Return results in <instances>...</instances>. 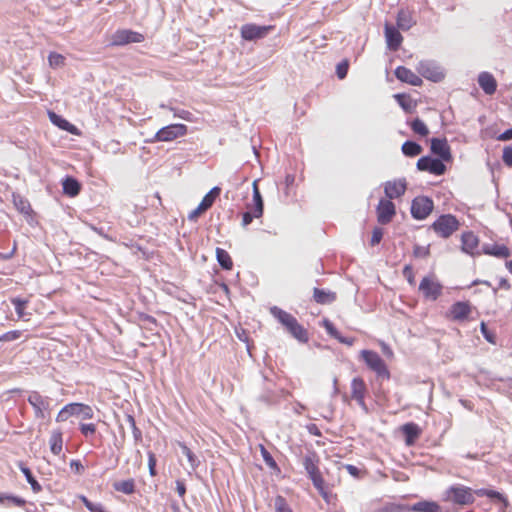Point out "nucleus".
Masks as SVG:
<instances>
[{
  "label": "nucleus",
  "instance_id": "obj_1",
  "mask_svg": "<svg viewBox=\"0 0 512 512\" xmlns=\"http://www.w3.org/2000/svg\"><path fill=\"white\" fill-rule=\"evenodd\" d=\"M271 314L288 330L291 335L301 342L308 340L306 330L298 323L297 319L286 311L274 306L270 308Z\"/></svg>",
  "mask_w": 512,
  "mask_h": 512
},
{
  "label": "nucleus",
  "instance_id": "obj_2",
  "mask_svg": "<svg viewBox=\"0 0 512 512\" xmlns=\"http://www.w3.org/2000/svg\"><path fill=\"white\" fill-rule=\"evenodd\" d=\"M459 227V221L451 214L441 215L431 226L437 235L448 238Z\"/></svg>",
  "mask_w": 512,
  "mask_h": 512
},
{
  "label": "nucleus",
  "instance_id": "obj_3",
  "mask_svg": "<svg viewBox=\"0 0 512 512\" xmlns=\"http://www.w3.org/2000/svg\"><path fill=\"white\" fill-rule=\"evenodd\" d=\"M361 357L366 365L374 371L377 376L382 378H389L390 373L383 359L374 351L362 350Z\"/></svg>",
  "mask_w": 512,
  "mask_h": 512
},
{
  "label": "nucleus",
  "instance_id": "obj_4",
  "mask_svg": "<svg viewBox=\"0 0 512 512\" xmlns=\"http://www.w3.org/2000/svg\"><path fill=\"white\" fill-rule=\"evenodd\" d=\"M442 290V284L434 275L425 276L419 284V291L425 299L430 301H436L442 294Z\"/></svg>",
  "mask_w": 512,
  "mask_h": 512
},
{
  "label": "nucleus",
  "instance_id": "obj_5",
  "mask_svg": "<svg viewBox=\"0 0 512 512\" xmlns=\"http://www.w3.org/2000/svg\"><path fill=\"white\" fill-rule=\"evenodd\" d=\"M446 500L459 505H468L474 502V494L468 487L455 485L446 491Z\"/></svg>",
  "mask_w": 512,
  "mask_h": 512
},
{
  "label": "nucleus",
  "instance_id": "obj_6",
  "mask_svg": "<svg viewBox=\"0 0 512 512\" xmlns=\"http://www.w3.org/2000/svg\"><path fill=\"white\" fill-rule=\"evenodd\" d=\"M417 72L424 78L439 82L444 78L443 69L432 60H422L416 66Z\"/></svg>",
  "mask_w": 512,
  "mask_h": 512
},
{
  "label": "nucleus",
  "instance_id": "obj_7",
  "mask_svg": "<svg viewBox=\"0 0 512 512\" xmlns=\"http://www.w3.org/2000/svg\"><path fill=\"white\" fill-rule=\"evenodd\" d=\"M434 208L433 201L427 196L414 198L411 204V214L417 220L427 218Z\"/></svg>",
  "mask_w": 512,
  "mask_h": 512
},
{
  "label": "nucleus",
  "instance_id": "obj_8",
  "mask_svg": "<svg viewBox=\"0 0 512 512\" xmlns=\"http://www.w3.org/2000/svg\"><path fill=\"white\" fill-rule=\"evenodd\" d=\"M28 402L33 407L36 418L44 419L49 415L50 399L48 397L33 391L28 396Z\"/></svg>",
  "mask_w": 512,
  "mask_h": 512
},
{
  "label": "nucleus",
  "instance_id": "obj_9",
  "mask_svg": "<svg viewBox=\"0 0 512 512\" xmlns=\"http://www.w3.org/2000/svg\"><path fill=\"white\" fill-rule=\"evenodd\" d=\"M187 133V126L184 124H171L161 128L155 134L156 141L168 142L178 137H182Z\"/></svg>",
  "mask_w": 512,
  "mask_h": 512
},
{
  "label": "nucleus",
  "instance_id": "obj_10",
  "mask_svg": "<svg viewBox=\"0 0 512 512\" xmlns=\"http://www.w3.org/2000/svg\"><path fill=\"white\" fill-rule=\"evenodd\" d=\"M273 29V26H260L256 24H245L241 27V37L246 41H254L264 38Z\"/></svg>",
  "mask_w": 512,
  "mask_h": 512
},
{
  "label": "nucleus",
  "instance_id": "obj_11",
  "mask_svg": "<svg viewBox=\"0 0 512 512\" xmlns=\"http://www.w3.org/2000/svg\"><path fill=\"white\" fill-rule=\"evenodd\" d=\"M144 40V36L132 30H118L111 39V43L116 46L126 45L129 43H140Z\"/></svg>",
  "mask_w": 512,
  "mask_h": 512
},
{
  "label": "nucleus",
  "instance_id": "obj_12",
  "mask_svg": "<svg viewBox=\"0 0 512 512\" xmlns=\"http://www.w3.org/2000/svg\"><path fill=\"white\" fill-rule=\"evenodd\" d=\"M417 168L421 171H428L434 175L444 174L446 167L440 159L428 156L421 157L417 161Z\"/></svg>",
  "mask_w": 512,
  "mask_h": 512
},
{
  "label": "nucleus",
  "instance_id": "obj_13",
  "mask_svg": "<svg viewBox=\"0 0 512 512\" xmlns=\"http://www.w3.org/2000/svg\"><path fill=\"white\" fill-rule=\"evenodd\" d=\"M365 393H366V385L364 381L356 377L351 381V397L357 401L359 406L364 410L367 411V406L365 403Z\"/></svg>",
  "mask_w": 512,
  "mask_h": 512
},
{
  "label": "nucleus",
  "instance_id": "obj_14",
  "mask_svg": "<svg viewBox=\"0 0 512 512\" xmlns=\"http://www.w3.org/2000/svg\"><path fill=\"white\" fill-rule=\"evenodd\" d=\"M431 151L433 154L439 156L441 161H449L451 159L450 147L445 138L431 139Z\"/></svg>",
  "mask_w": 512,
  "mask_h": 512
},
{
  "label": "nucleus",
  "instance_id": "obj_15",
  "mask_svg": "<svg viewBox=\"0 0 512 512\" xmlns=\"http://www.w3.org/2000/svg\"><path fill=\"white\" fill-rule=\"evenodd\" d=\"M378 221L381 224H387L395 215V205L386 199L380 200L377 207Z\"/></svg>",
  "mask_w": 512,
  "mask_h": 512
},
{
  "label": "nucleus",
  "instance_id": "obj_16",
  "mask_svg": "<svg viewBox=\"0 0 512 512\" xmlns=\"http://www.w3.org/2000/svg\"><path fill=\"white\" fill-rule=\"evenodd\" d=\"M395 76L401 82L413 86H421L423 83L422 79L416 73L404 66H399L395 69Z\"/></svg>",
  "mask_w": 512,
  "mask_h": 512
},
{
  "label": "nucleus",
  "instance_id": "obj_17",
  "mask_svg": "<svg viewBox=\"0 0 512 512\" xmlns=\"http://www.w3.org/2000/svg\"><path fill=\"white\" fill-rule=\"evenodd\" d=\"M385 38L388 48L392 51L398 50L403 41L398 29L388 23L385 24Z\"/></svg>",
  "mask_w": 512,
  "mask_h": 512
},
{
  "label": "nucleus",
  "instance_id": "obj_18",
  "mask_svg": "<svg viewBox=\"0 0 512 512\" xmlns=\"http://www.w3.org/2000/svg\"><path fill=\"white\" fill-rule=\"evenodd\" d=\"M406 190V182L404 179L388 181L385 184L384 192L389 199L402 196Z\"/></svg>",
  "mask_w": 512,
  "mask_h": 512
},
{
  "label": "nucleus",
  "instance_id": "obj_19",
  "mask_svg": "<svg viewBox=\"0 0 512 512\" xmlns=\"http://www.w3.org/2000/svg\"><path fill=\"white\" fill-rule=\"evenodd\" d=\"M478 84L487 95H492L496 92L497 82L489 72H481L478 75Z\"/></svg>",
  "mask_w": 512,
  "mask_h": 512
},
{
  "label": "nucleus",
  "instance_id": "obj_20",
  "mask_svg": "<svg viewBox=\"0 0 512 512\" xmlns=\"http://www.w3.org/2000/svg\"><path fill=\"white\" fill-rule=\"evenodd\" d=\"M319 457L315 452L309 451L303 456L302 464L309 477L319 473Z\"/></svg>",
  "mask_w": 512,
  "mask_h": 512
},
{
  "label": "nucleus",
  "instance_id": "obj_21",
  "mask_svg": "<svg viewBox=\"0 0 512 512\" xmlns=\"http://www.w3.org/2000/svg\"><path fill=\"white\" fill-rule=\"evenodd\" d=\"M471 312V307L467 302H456L451 306L450 313L454 320H464Z\"/></svg>",
  "mask_w": 512,
  "mask_h": 512
},
{
  "label": "nucleus",
  "instance_id": "obj_22",
  "mask_svg": "<svg viewBox=\"0 0 512 512\" xmlns=\"http://www.w3.org/2000/svg\"><path fill=\"white\" fill-rule=\"evenodd\" d=\"M253 208V214L256 218L263 215V199L258 188V180L253 181V203L249 204Z\"/></svg>",
  "mask_w": 512,
  "mask_h": 512
},
{
  "label": "nucleus",
  "instance_id": "obj_23",
  "mask_svg": "<svg viewBox=\"0 0 512 512\" xmlns=\"http://www.w3.org/2000/svg\"><path fill=\"white\" fill-rule=\"evenodd\" d=\"M402 431L405 435V443L412 446L421 434L420 427L415 423H407L402 426Z\"/></svg>",
  "mask_w": 512,
  "mask_h": 512
},
{
  "label": "nucleus",
  "instance_id": "obj_24",
  "mask_svg": "<svg viewBox=\"0 0 512 512\" xmlns=\"http://www.w3.org/2000/svg\"><path fill=\"white\" fill-rule=\"evenodd\" d=\"M68 407L71 410L72 416H81L83 419H91L94 416L93 409L83 403H70Z\"/></svg>",
  "mask_w": 512,
  "mask_h": 512
},
{
  "label": "nucleus",
  "instance_id": "obj_25",
  "mask_svg": "<svg viewBox=\"0 0 512 512\" xmlns=\"http://www.w3.org/2000/svg\"><path fill=\"white\" fill-rule=\"evenodd\" d=\"M313 298L318 304H331L336 300V293L330 290L314 288Z\"/></svg>",
  "mask_w": 512,
  "mask_h": 512
},
{
  "label": "nucleus",
  "instance_id": "obj_26",
  "mask_svg": "<svg viewBox=\"0 0 512 512\" xmlns=\"http://www.w3.org/2000/svg\"><path fill=\"white\" fill-rule=\"evenodd\" d=\"M49 119L54 125L58 126L62 130L68 131L72 134H78L77 128L73 124L57 115L56 113L49 112Z\"/></svg>",
  "mask_w": 512,
  "mask_h": 512
},
{
  "label": "nucleus",
  "instance_id": "obj_27",
  "mask_svg": "<svg viewBox=\"0 0 512 512\" xmlns=\"http://www.w3.org/2000/svg\"><path fill=\"white\" fill-rule=\"evenodd\" d=\"M409 512H441L440 506L433 501H420L408 508Z\"/></svg>",
  "mask_w": 512,
  "mask_h": 512
},
{
  "label": "nucleus",
  "instance_id": "obj_28",
  "mask_svg": "<svg viewBox=\"0 0 512 512\" xmlns=\"http://www.w3.org/2000/svg\"><path fill=\"white\" fill-rule=\"evenodd\" d=\"M50 450L54 455H59L63 448V437L60 430H53L49 439Z\"/></svg>",
  "mask_w": 512,
  "mask_h": 512
},
{
  "label": "nucleus",
  "instance_id": "obj_29",
  "mask_svg": "<svg viewBox=\"0 0 512 512\" xmlns=\"http://www.w3.org/2000/svg\"><path fill=\"white\" fill-rule=\"evenodd\" d=\"M414 24L415 21L413 20V17L409 11H399L397 15V26L399 29L406 31L409 30Z\"/></svg>",
  "mask_w": 512,
  "mask_h": 512
},
{
  "label": "nucleus",
  "instance_id": "obj_30",
  "mask_svg": "<svg viewBox=\"0 0 512 512\" xmlns=\"http://www.w3.org/2000/svg\"><path fill=\"white\" fill-rule=\"evenodd\" d=\"M394 98L405 112L411 113L415 110L416 102L410 96L405 94H395Z\"/></svg>",
  "mask_w": 512,
  "mask_h": 512
},
{
  "label": "nucleus",
  "instance_id": "obj_31",
  "mask_svg": "<svg viewBox=\"0 0 512 512\" xmlns=\"http://www.w3.org/2000/svg\"><path fill=\"white\" fill-rule=\"evenodd\" d=\"M63 191L65 194L74 197L80 192V184L72 177H67L63 181Z\"/></svg>",
  "mask_w": 512,
  "mask_h": 512
},
{
  "label": "nucleus",
  "instance_id": "obj_32",
  "mask_svg": "<svg viewBox=\"0 0 512 512\" xmlns=\"http://www.w3.org/2000/svg\"><path fill=\"white\" fill-rule=\"evenodd\" d=\"M478 246V240L473 233L468 232L462 235V249L467 253H473V250Z\"/></svg>",
  "mask_w": 512,
  "mask_h": 512
},
{
  "label": "nucleus",
  "instance_id": "obj_33",
  "mask_svg": "<svg viewBox=\"0 0 512 512\" xmlns=\"http://www.w3.org/2000/svg\"><path fill=\"white\" fill-rule=\"evenodd\" d=\"M11 303L15 307L16 314L19 319H26L28 320L27 316H29L28 313H26L25 308L28 304V300L22 299L19 297L11 298Z\"/></svg>",
  "mask_w": 512,
  "mask_h": 512
},
{
  "label": "nucleus",
  "instance_id": "obj_34",
  "mask_svg": "<svg viewBox=\"0 0 512 512\" xmlns=\"http://www.w3.org/2000/svg\"><path fill=\"white\" fill-rule=\"evenodd\" d=\"M220 191L219 187L212 188L200 202V209H204L205 211L209 209L213 205L216 197L219 196Z\"/></svg>",
  "mask_w": 512,
  "mask_h": 512
},
{
  "label": "nucleus",
  "instance_id": "obj_35",
  "mask_svg": "<svg viewBox=\"0 0 512 512\" xmlns=\"http://www.w3.org/2000/svg\"><path fill=\"white\" fill-rule=\"evenodd\" d=\"M216 257H217V261H218L219 265L223 269L230 270L232 268L233 262H232L231 257L227 251H225L222 248H217L216 249Z\"/></svg>",
  "mask_w": 512,
  "mask_h": 512
},
{
  "label": "nucleus",
  "instance_id": "obj_36",
  "mask_svg": "<svg viewBox=\"0 0 512 512\" xmlns=\"http://www.w3.org/2000/svg\"><path fill=\"white\" fill-rule=\"evenodd\" d=\"M113 487L118 492L130 495L135 491V482L133 479L118 481L113 484Z\"/></svg>",
  "mask_w": 512,
  "mask_h": 512
},
{
  "label": "nucleus",
  "instance_id": "obj_37",
  "mask_svg": "<svg viewBox=\"0 0 512 512\" xmlns=\"http://www.w3.org/2000/svg\"><path fill=\"white\" fill-rule=\"evenodd\" d=\"M19 467L21 472L24 474L27 482L31 485V489L33 490V492H40L42 490V487L32 475L31 470L22 463H20Z\"/></svg>",
  "mask_w": 512,
  "mask_h": 512
},
{
  "label": "nucleus",
  "instance_id": "obj_38",
  "mask_svg": "<svg viewBox=\"0 0 512 512\" xmlns=\"http://www.w3.org/2000/svg\"><path fill=\"white\" fill-rule=\"evenodd\" d=\"M314 485V487L319 491L321 496L328 501V491L325 487V481L321 475V473H317L311 477H309Z\"/></svg>",
  "mask_w": 512,
  "mask_h": 512
},
{
  "label": "nucleus",
  "instance_id": "obj_39",
  "mask_svg": "<svg viewBox=\"0 0 512 512\" xmlns=\"http://www.w3.org/2000/svg\"><path fill=\"white\" fill-rule=\"evenodd\" d=\"M402 152L409 157H415L422 152V147L413 141H406L402 145Z\"/></svg>",
  "mask_w": 512,
  "mask_h": 512
},
{
  "label": "nucleus",
  "instance_id": "obj_40",
  "mask_svg": "<svg viewBox=\"0 0 512 512\" xmlns=\"http://www.w3.org/2000/svg\"><path fill=\"white\" fill-rule=\"evenodd\" d=\"M179 447L181 452L187 457V460L190 464L192 470H195L199 466V460L195 456V454L187 447L186 444L179 442Z\"/></svg>",
  "mask_w": 512,
  "mask_h": 512
},
{
  "label": "nucleus",
  "instance_id": "obj_41",
  "mask_svg": "<svg viewBox=\"0 0 512 512\" xmlns=\"http://www.w3.org/2000/svg\"><path fill=\"white\" fill-rule=\"evenodd\" d=\"M412 131L420 136H427L429 129L426 124L419 118H416L410 123Z\"/></svg>",
  "mask_w": 512,
  "mask_h": 512
},
{
  "label": "nucleus",
  "instance_id": "obj_42",
  "mask_svg": "<svg viewBox=\"0 0 512 512\" xmlns=\"http://www.w3.org/2000/svg\"><path fill=\"white\" fill-rule=\"evenodd\" d=\"M48 62L53 69L61 68L65 65V57L62 54L51 52L48 56Z\"/></svg>",
  "mask_w": 512,
  "mask_h": 512
},
{
  "label": "nucleus",
  "instance_id": "obj_43",
  "mask_svg": "<svg viewBox=\"0 0 512 512\" xmlns=\"http://www.w3.org/2000/svg\"><path fill=\"white\" fill-rule=\"evenodd\" d=\"M0 503L6 505H14L18 507H22L25 505V500L12 495H0Z\"/></svg>",
  "mask_w": 512,
  "mask_h": 512
},
{
  "label": "nucleus",
  "instance_id": "obj_44",
  "mask_svg": "<svg viewBox=\"0 0 512 512\" xmlns=\"http://www.w3.org/2000/svg\"><path fill=\"white\" fill-rule=\"evenodd\" d=\"M375 512H409L408 507L397 505V504H387Z\"/></svg>",
  "mask_w": 512,
  "mask_h": 512
},
{
  "label": "nucleus",
  "instance_id": "obj_45",
  "mask_svg": "<svg viewBox=\"0 0 512 512\" xmlns=\"http://www.w3.org/2000/svg\"><path fill=\"white\" fill-rule=\"evenodd\" d=\"M260 451H261V455H262L263 460L266 463V465L272 469L277 468L276 461L273 459L271 454L267 451V449L263 445H260Z\"/></svg>",
  "mask_w": 512,
  "mask_h": 512
},
{
  "label": "nucleus",
  "instance_id": "obj_46",
  "mask_svg": "<svg viewBox=\"0 0 512 512\" xmlns=\"http://www.w3.org/2000/svg\"><path fill=\"white\" fill-rule=\"evenodd\" d=\"M21 334H22V332L19 330H13V331L6 332L0 336V342H10V341L17 340L18 338H20Z\"/></svg>",
  "mask_w": 512,
  "mask_h": 512
},
{
  "label": "nucleus",
  "instance_id": "obj_47",
  "mask_svg": "<svg viewBox=\"0 0 512 512\" xmlns=\"http://www.w3.org/2000/svg\"><path fill=\"white\" fill-rule=\"evenodd\" d=\"M275 509L276 512H292L282 496H277L275 498Z\"/></svg>",
  "mask_w": 512,
  "mask_h": 512
},
{
  "label": "nucleus",
  "instance_id": "obj_48",
  "mask_svg": "<svg viewBox=\"0 0 512 512\" xmlns=\"http://www.w3.org/2000/svg\"><path fill=\"white\" fill-rule=\"evenodd\" d=\"M84 505L86 506V508L91 511V512H104L103 510V507L101 504L99 503H93L91 501H89L86 497L82 496L81 497Z\"/></svg>",
  "mask_w": 512,
  "mask_h": 512
},
{
  "label": "nucleus",
  "instance_id": "obj_49",
  "mask_svg": "<svg viewBox=\"0 0 512 512\" xmlns=\"http://www.w3.org/2000/svg\"><path fill=\"white\" fill-rule=\"evenodd\" d=\"M72 416L71 410L68 407V404L65 405L58 413L56 417L57 422H65Z\"/></svg>",
  "mask_w": 512,
  "mask_h": 512
},
{
  "label": "nucleus",
  "instance_id": "obj_50",
  "mask_svg": "<svg viewBox=\"0 0 512 512\" xmlns=\"http://www.w3.org/2000/svg\"><path fill=\"white\" fill-rule=\"evenodd\" d=\"M323 327L326 329L327 333L332 336L333 338L337 339L340 335V333L337 331V329L334 327V325L328 320H323Z\"/></svg>",
  "mask_w": 512,
  "mask_h": 512
},
{
  "label": "nucleus",
  "instance_id": "obj_51",
  "mask_svg": "<svg viewBox=\"0 0 512 512\" xmlns=\"http://www.w3.org/2000/svg\"><path fill=\"white\" fill-rule=\"evenodd\" d=\"M323 327L326 329L327 333L332 336L333 338L337 339L340 335V333L337 331V329L334 327V325L328 320H323Z\"/></svg>",
  "mask_w": 512,
  "mask_h": 512
},
{
  "label": "nucleus",
  "instance_id": "obj_52",
  "mask_svg": "<svg viewBox=\"0 0 512 512\" xmlns=\"http://www.w3.org/2000/svg\"><path fill=\"white\" fill-rule=\"evenodd\" d=\"M247 209H248V211L243 213V216H242V226L243 227H247L253 221V219L256 218L253 214V208L250 205H247Z\"/></svg>",
  "mask_w": 512,
  "mask_h": 512
},
{
  "label": "nucleus",
  "instance_id": "obj_53",
  "mask_svg": "<svg viewBox=\"0 0 512 512\" xmlns=\"http://www.w3.org/2000/svg\"><path fill=\"white\" fill-rule=\"evenodd\" d=\"M80 431L85 437H89L95 434L96 426L92 423L80 424Z\"/></svg>",
  "mask_w": 512,
  "mask_h": 512
},
{
  "label": "nucleus",
  "instance_id": "obj_54",
  "mask_svg": "<svg viewBox=\"0 0 512 512\" xmlns=\"http://www.w3.org/2000/svg\"><path fill=\"white\" fill-rule=\"evenodd\" d=\"M348 62L347 61H343L341 63H339L336 67V73H337V76L339 79H344L347 75V72H348Z\"/></svg>",
  "mask_w": 512,
  "mask_h": 512
},
{
  "label": "nucleus",
  "instance_id": "obj_55",
  "mask_svg": "<svg viewBox=\"0 0 512 512\" xmlns=\"http://www.w3.org/2000/svg\"><path fill=\"white\" fill-rule=\"evenodd\" d=\"M148 467L151 476L156 475V456L153 452H148Z\"/></svg>",
  "mask_w": 512,
  "mask_h": 512
},
{
  "label": "nucleus",
  "instance_id": "obj_56",
  "mask_svg": "<svg viewBox=\"0 0 512 512\" xmlns=\"http://www.w3.org/2000/svg\"><path fill=\"white\" fill-rule=\"evenodd\" d=\"M414 256L415 257H421V258H425L429 255L430 253V250H429V247L428 246H420V245H416L414 247Z\"/></svg>",
  "mask_w": 512,
  "mask_h": 512
},
{
  "label": "nucleus",
  "instance_id": "obj_57",
  "mask_svg": "<svg viewBox=\"0 0 512 512\" xmlns=\"http://www.w3.org/2000/svg\"><path fill=\"white\" fill-rule=\"evenodd\" d=\"M478 496H488L490 498L502 499V495L497 491L480 489L475 492Z\"/></svg>",
  "mask_w": 512,
  "mask_h": 512
},
{
  "label": "nucleus",
  "instance_id": "obj_58",
  "mask_svg": "<svg viewBox=\"0 0 512 512\" xmlns=\"http://www.w3.org/2000/svg\"><path fill=\"white\" fill-rule=\"evenodd\" d=\"M502 159L507 166L512 167V146L504 148Z\"/></svg>",
  "mask_w": 512,
  "mask_h": 512
},
{
  "label": "nucleus",
  "instance_id": "obj_59",
  "mask_svg": "<svg viewBox=\"0 0 512 512\" xmlns=\"http://www.w3.org/2000/svg\"><path fill=\"white\" fill-rule=\"evenodd\" d=\"M403 275L407 279V281L409 282L410 285H414L415 284V278H414L413 269H412V267L410 265H406L403 268Z\"/></svg>",
  "mask_w": 512,
  "mask_h": 512
},
{
  "label": "nucleus",
  "instance_id": "obj_60",
  "mask_svg": "<svg viewBox=\"0 0 512 512\" xmlns=\"http://www.w3.org/2000/svg\"><path fill=\"white\" fill-rule=\"evenodd\" d=\"M127 421L129 422V424L131 425V428L133 430V434H134V438L136 440H139L141 439V431L137 428L136 426V423H135V420L133 418V416L131 415H127Z\"/></svg>",
  "mask_w": 512,
  "mask_h": 512
},
{
  "label": "nucleus",
  "instance_id": "obj_61",
  "mask_svg": "<svg viewBox=\"0 0 512 512\" xmlns=\"http://www.w3.org/2000/svg\"><path fill=\"white\" fill-rule=\"evenodd\" d=\"M383 237V230L381 228H374L372 237H371V245L378 244Z\"/></svg>",
  "mask_w": 512,
  "mask_h": 512
},
{
  "label": "nucleus",
  "instance_id": "obj_62",
  "mask_svg": "<svg viewBox=\"0 0 512 512\" xmlns=\"http://www.w3.org/2000/svg\"><path fill=\"white\" fill-rule=\"evenodd\" d=\"M171 111H173L175 117H179L184 120H190L191 113L186 110H176L172 107L169 108Z\"/></svg>",
  "mask_w": 512,
  "mask_h": 512
},
{
  "label": "nucleus",
  "instance_id": "obj_63",
  "mask_svg": "<svg viewBox=\"0 0 512 512\" xmlns=\"http://www.w3.org/2000/svg\"><path fill=\"white\" fill-rule=\"evenodd\" d=\"M344 468L346 469V471H347L351 476H353V477H355V478H359V477H360V475H361V470H360L358 467L354 466V465L347 464V465H345V467H344Z\"/></svg>",
  "mask_w": 512,
  "mask_h": 512
},
{
  "label": "nucleus",
  "instance_id": "obj_64",
  "mask_svg": "<svg viewBox=\"0 0 512 512\" xmlns=\"http://www.w3.org/2000/svg\"><path fill=\"white\" fill-rule=\"evenodd\" d=\"M480 328H481V332L484 336V338L490 342V343H494V337L492 334L489 333L488 329H487V326L484 322H481L480 324Z\"/></svg>",
  "mask_w": 512,
  "mask_h": 512
}]
</instances>
